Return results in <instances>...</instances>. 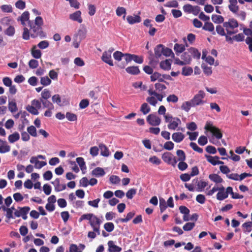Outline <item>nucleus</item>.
<instances>
[{
	"mask_svg": "<svg viewBox=\"0 0 252 252\" xmlns=\"http://www.w3.org/2000/svg\"><path fill=\"white\" fill-rule=\"evenodd\" d=\"M19 210H16L14 213V215L16 217H22L24 220H27L28 217L27 214L30 210V208L28 206L24 207H18Z\"/></svg>",
	"mask_w": 252,
	"mask_h": 252,
	"instance_id": "8",
	"label": "nucleus"
},
{
	"mask_svg": "<svg viewBox=\"0 0 252 252\" xmlns=\"http://www.w3.org/2000/svg\"><path fill=\"white\" fill-rule=\"evenodd\" d=\"M76 160V162L79 164V165L82 170H83L84 167L86 169L85 162L84 159L83 158H81V157L77 158Z\"/></svg>",
	"mask_w": 252,
	"mask_h": 252,
	"instance_id": "57",
	"label": "nucleus"
},
{
	"mask_svg": "<svg viewBox=\"0 0 252 252\" xmlns=\"http://www.w3.org/2000/svg\"><path fill=\"white\" fill-rule=\"evenodd\" d=\"M174 50L176 55H178L179 54L182 53L185 50V46L183 44L176 43L174 46Z\"/></svg>",
	"mask_w": 252,
	"mask_h": 252,
	"instance_id": "27",
	"label": "nucleus"
},
{
	"mask_svg": "<svg viewBox=\"0 0 252 252\" xmlns=\"http://www.w3.org/2000/svg\"><path fill=\"white\" fill-rule=\"evenodd\" d=\"M28 133L33 137L37 136L36 129L33 126H29L27 128Z\"/></svg>",
	"mask_w": 252,
	"mask_h": 252,
	"instance_id": "47",
	"label": "nucleus"
},
{
	"mask_svg": "<svg viewBox=\"0 0 252 252\" xmlns=\"http://www.w3.org/2000/svg\"><path fill=\"white\" fill-rule=\"evenodd\" d=\"M181 123L180 119L175 117L168 125V128L169 129L175 130Z\"/></svg>",
	"mask_w": 252,
	"mask_h": 252,
	"instance_id": "14",
	"label": "nucleus"
},
{
	"mask_svg": "<svg viewBox=\"0 0 252 252\" xmlns=\"http://www.w3.org/2000/svg\"><path fill=\"white\" fill-rule=\"evenodd\" d=\"M203 30L211 32L214 35L216 34V32L214 31V25L209 22H205L204 26L202 27Z\"/></svg>",
	"mask_w": 252,
	"mask_h": 252,
	"instance_id": "22",
	"label": "nucleus"
},
{
	"mask_svg": "<svg viewBox=\"0 0 252 252\" xmlns=\"http://www.w3.org/2000/svg\"><path fill=\"white\" fill-rule=\"evenodd\" d=\"M29 26L30 27L31 36L32 38L38 36L44 37L46 35L42 30L43 20L41 17H36L34 20L29 21Z\"/></svg>",
	"mask_w": 252,
	"mask_h": 252,
	"instance_id": "2",
	"label": "nucleus"
},
{
	"mask_svg": "<svg viewBox=\"0 0 252 252\" xmlns=\"http://www.w3.org/2000/svg\"><path fill=\"white\" fill-rule=\"evenodd\" d=\"M201 67L203 69L204 73L207 76H210L212 73V67L210 66H208L206 65H203V64L201 65Z\"/></svg>",
	"mask_w": 252,
	"mask_h": 252,
	"instance_id": "51",
	"label": "nucleus"
},
{
	"mask_svg": "<svg viewBox=\"0 0 252 252\" xmlns=\"http://www.w3.org/2000/svg\"><path fill=\"white\" fill-rule=\"evenodd\" d=\"M38 62L34 59L31 60L29 62V67L32 69H34L38 67Z\"/></svg>",
	"mask_w": 252,
	"mask_h": 252,
	"instance_id": "55",
	"label": "nucleus"
},
{
	"mask_svg": "<svg viewBox=\"0 0 252 252\" xmlns=\"http://www.w3.org/2000/svg\"><path fill=\"white\" fill-rule=\"evenodd\" d=\"M40 83L43 86H46L51 84V80L48 76L42 77L40 79Z\"/></svg>",
	"mask_w": 252,
	"mask_h": 252,
	"instance_id": "45",
	"label": "nucleus"
},
{
	"mask_svg": "<svg viewBox=\"0 0 252 252\" xmlns=\"http://www.w3.org/2000/svg\"><path fill=\"white\" fill-rule=\"evenodd\" d=\"M201 54L198 50L194 47H190L184 52L181 56V60L179 58L175 59V63L180 65L189 64L192 57L194 59H200Z\"/></svg>",
	"mask_w": 252,
	"mask_h": 252,
	"instance_id": "1",
	"label": "nucleus"
},
{
	"mask_svg": "<svg viewBox=\"0 0 252 252\" xmlns=\"http://www.w3.org/2000/svg\"><path fill=\"white\" fill-rule=\"evenodd\" d=\"M20 139L19 134L17 132H15L12 134L9 135L8 137V141L10 143H13Z\"/></svg>",
	"mask_w": 252,
	"mask_h": 252,
	"instance_id": "30",
	"label": "nucleus"
},
{
	"mask_svg": "<svg viewBox=\"0 0 252 252\" xmlns=\"http://www.w3.org/2000/svg\"><path fill=\"white\" fill-rule=\"evenodd\" d=\"M101 60L110 66H113L114 64L111 58V51H105L103 53Z\"/></svg>",
	"mask_w": 252,
	"mask_h": 252,
	"instance_id": "10",
	"label": "nucleus"
},
{
	"mask_svg": "<svg viewBox=\"0 0 252 252\" xmlns=\"http://www.w3.org/2000/svg\"><path fill=\"white\" fill-rule=\"evenodd\" d=\"M136 193V189H129L126 193V196L128 199H132L133 196Z\"/></svg>",
	"mask_w": 252,
	"mask_h": 252,
	"instance_id": "60",
	"label": "nucleus"
},
{
	"mask_svg": "<svg viewBox=\"0 0 252 252\" xmlns=\"http://www.w3.org/2000/svg\"><path fill=\"white\" fill-rule=\"evenodd\" d=\"M229 4L228 8L230 11L233 13H237L239 10V6L237 5V0H229Z\"/></svg>",
	"mask_w": 252,
	"mask_h": 252,
	"instance_id": "15",
	"label": "nucleus"
},
{
	"mask_svg": "<svg viewBox=\"0 0 252 252\" xmlns=\"http://www.w3.org/2000/svg\"><path fill=\"white\" fill-rule=\"evenodd\" d=\"M18 21H20L21 24L23 26L25 27L26 26V22H29V21H31L30 20V13L28 11H25L24 12L22 15L19 17L17 18Z\"/></svg>",
	"mask_w": 252,
	"mask_h": 252,
	"instance_id": "11",
	"label": "nucleus"
},
{
	"mask_svg": "<svg viewBox=\"0 0 252 252\" xmlns=\"http://www.w3.org/2000/svg\"><path fill=\"white\" fill-rule=\"evenodd\" d=\"M101 222H102L100 219L95 215L93 217L89 222L90 224L92 227L93 229H94V228L100 226Z\"/></svg>",
	"mask_w": 252,
	"mask_h": 252,
	"instance_id": "17",
	"label": "nucleus"
},
{
	"mask_svg": "<svg viewBox=\"0 0 252 252\" xmlns=\"http://www.w3.org/2000/svg\"><path fill=\"white\" fill-rule=\"evenodd\" d=\"M135 212L134 211H131L127 214L126 218L120 219V221L121 222H127L130 220L135 215Z\"/></svg>",
	"mask_w": 252,
	"mask_h": 252,
	"instance_id": "34",
	"label": "nucleus"
},
{
	"mask_svg": "<svg viewBox=\"0 0 252 252\" xmlns=\"http://www.w3.org/2000/svg\"><path fill=\"white\" fill-rule=\"evenodd\" d=\"M195 226L194 222H187L183 226V229L185 231H190L192 230Z\"/></svg>",
	"mask_w": 252,
	"mask_h": 252,
	"instance_id": "53",
	"label": "nucleus"
},
{
	"mask_svg": "<svg viewBox=\"0 0 252 252\" xmlns=\"http://www.w3.org/2000/svg\"><path fill=\"white\" fill-rule=\"evenodd\" d=\"M99 149L100 150V155L103 157H107L109 156V151L107 146L103 144L100 143L98 145Z\"/></svg>",
	"mask_w": 252,
	"mask_h": 252,
	"instance_id": "20",
	"label": "nucleus"
},
{
	"mask_svg": "<svg viewBox=\"0 0 252 252\" xmlns=\"http://www.w3.org/2000/svg\"><path fill=\"white\" fill-rule=\"evenodd\" d=\"M193 107L191 100L189 101H185L181 105V109L186 112H189L190 108Z\"/></svg>",
	"mask_w": 252,
	"mask_h": 252,
	"instance_id": "36",
	"label": "nucleus"
},
{
	"mask_svg": "<svg viewBox=\"0 0 252 252\" xmlns=\"http://www.w3.org/2000/svg\"><path fill=\"white\" fill-rule=\"evenodd\" d=\"M162 159L165 162L173 166H175L177 162L176 158L172 154L169 152H166L163 154Z\"/></svg>",
	"mask_w": 252,
	"mask_h": 252,
	"instance_id": "7",
	"label": "nucleus"
},
{
	"mask_svg": "<svg viewBox=\"0 0 252 252\" xmlns=\"http://www.w3.org/2000/svg\"><path fill=\"white\" fill-rule=\"evenodd\" d=\"M108 252H120L122 251V248L115 245L114 241L110 240L108 242Z\"/></svg>",
	"mask_w": 252,
	"mask_h": 252,
	"instance_id": "13",
	"label": "nucleus"
},
{
	"mask_svg": "<svg viewBox=\"0 0 252 252\" xmlns=\"http://www.w3.org/2000/svg\"><path fill=\"white\" fill-rule=\"evenodd\" d=\"M147 121L150 125L157 126L160 124L161 119L156 115L151 114L147 116Z\"/></svg>",
	"mask_w": 252,
	"mask_h": 252,
	"instance_id": "9",
	"label": "nucleus"
},
{
	"mask_svg": "<svg viewBox=\"0 0 252 252\" xmlns=\"http://www.w3.org/2000/svg\"><path fill=\"white\" fill-rule=\"evenodd\" d=\"M105 173L104 170L101 167H96L92 171V174L96 177L103 176Z\"/></svg>",
	"mask_w": 252,
	"mask_h": 252,
	"instance_id": "26",
	"label": "nucleus"
},
{
	"mask_svg": "<svg viewBox=\"0 0 252 252\" xmlns=\"http://www.w3.org/2000/svg\"><path fill=\"white\" fill-rule=\"evenodd\" d=\"M176 154L178 157V161H184L186 159V155L185 152L182 150H178Z\"/></svg>",
	"mask_w": 252,
	"mask_h": 252,
	"instance_id": "38",
	"label": "nucleus"
},
{
	"mask_svg": "<svg viewBox=\"0 0 252 252\" xmlns=\"http://www.w3.org/2000/svg\"><path fill=\"white\" fill-rule=\"evenodd\" d=\"M162 55L165 56V57H170V56L174 57V54L171 49H170L167 47H165L164 46H163V54Z\"/></svg>",
	"mask_w": 252,
	"mask_h": 252,
	"instance_id": "40",
	"label": "nucleus"
},
{
	"mask_svg": "<svg viewBox=\"0 0 252 252\" xmlns=\"http://www.w3.org/2000/svg\"><path fill=\"white\" fill-rule=\"evenodd\" d=\"M204 128L208 131H210L213 135L218 139H220L222 137V134L220 129L214 126L210 122H207L205 125Z\"/></svg>",
	"mask_w": 252,
	"mask_h": 252,
	"instance_id": "4",
	"label": "nucleus"
},
{
	"mask_svg": "<svg viewBox=\"0 0 252 252\" xmlns=\"http://www.w3.org/2000/svg\"><path fill=\"white\" fill-rule=\"evenodd\" d=\"M15 6L16 8L19 9H24L26 7V3L22 0H18L15 3Z\"/></svg>",
	"mask_w": 252,
	"mask_h": 252,
	"instance_id": "58",
	"label": "nucleus"
},
{
	"mask_svg": "<svg viewBox=\"0 0 252 252\" xmlns=\"http://www.w3.org/2000/svg\"><path fill=\"white\" fill-rule=\"evenodd\" d=\"M205 94L204 91L202 90L199 91L198 94H196L190 100L193 107L203 104L204 103L203 98L205 97Z\"/></svg>",
	"mask_w": 252,
	"mask_h": 252,
	"instance_id": "5",
	"label": "nucleus"
},
{
	"mask_svg": "<svg viewBox=\"0 0 252 252\" xmlns=\"http://www.w3.org/2000/svg\"><path fill=\"white\" fill-rule=\"evenodd\" d=\"M110 182L113 184H117L120 182V178L116 175H112L109 178Z\"/></svg>",
	"mask_w": 252,
	"mask_h": 252,
	"instance_id": "63",
	"label": "nucleus"
},
{
	"mask_svg": "<svg viewBox=\"0 0 252 252\" xmlns=\"http://www.w3.org/2000/svg\"><path fill=\"white\" fill-rule=\"evenodd\" d=\"M24 31L22 34V37L25 40H29L30 39V31L27 28L24 27Z\"/></svg>",
	"mask_w": 252,
	"mask_h": 252,
	"instance_id": "52",
	"label": "nucleus"
},
{
	"mask_svg": "<svg viewBox=\"0 0 252 252\" xmlns=\"http://www.w3.org/2000/svg\"><path fill=\"white\" fill-rule=\"evenodd\" d=\"M185 135L181 132H174L172 135V138L176 143H180L183 140Z\"/></svg>",
	"mask_w": 252,
	"mask_h": 252,
	"instance_id": "18",
	"label": "nucleus"
},
{
	"mask_svg": "<svg viewBox=\"0 0 252 252\" xmlns=\"http://www.w3.org/2000/svg\"><path fill=\"white\" fill-rule=\"evenodd\" d=\"M190 146L192 148V149L198 152L199 153H203V149L197 146L196 143L194 142H191L190 143Z\"/></svg>",
	"mask_w": 252,
	"mask_h": 252,
	"instance_id": "61",
	"label": "nucleus"
},
{
	"mask_svg": "<svg viewBox=\"0 0 252 252\" xmlns=\"http://www.w3.org/2000/svg\"><path fill=\"white\" fill-rule=\"evenodd\" d=\"M15 28L12 26H9L4 31L5 34L9 36H12L15 34Z\"/></svg>",
	"mask_w": 252,
	"mask_h": 252,
	"instance_id": "39",
	"label": "nucleus"
},
{
	"mask_svg": "<svg viewBox=\"0 0 252 252\" xmlns=\"http://www.w3.org/2000/svg\"><path fill=\"white\" fill-rule=\"evenodd\" d=\"M155 86L156 90L158 91L159 93H162L163 91L166 89V87L164 84H162L159 83H156Z\"/></svg>",
	"mask_w": 252,
	"mask_h": 252,
	"instance_id": "59",
	"label": "nucleus"
},
{
	"mask_svg": "<svg viewBox=\"0 0 252 252\" xmlns=\"http://www.w3.org/2000/svg\"><path fill=\"white\" fill-rule=\"evenodd\" d=\"M66 118L69 121H75L77 119V115L70 112H67L66 113Z\"/></svg>",
	"mask_w": 252,
	"mask_h": 252,
	"instance_id": "50",
	"label": "nucleus"
},
{
	"mask_svg": "<svg viewBox=\"0 0 252 252\" xmlns=\"http://www.w3.org/2000/svg\"><path fill=\"white\" fill-rule=\"evenodd\" d=\"M193 72L192 68L190 67H184L182 68V74L184 76H189Z\"/></svg>",
	"mask_w": 252,
	"mask_h": 252,
	"instance_id": "42",
	"label": "nucleus"
},
{
	"mask_svg": "<svg viewBox=\"0 0 252 252\" xmlns=\"http://www.w3.org/2000/svg\"><path fill=\"white\" fill-rule=\"evenodd\" d=\"M223 26H221V25H218L216 26V31L221 36L225 35V32L224 31Z\"/></svg>",
	"mask_w": 252,
	"mask_h": 252,
	"instance_id": "54",
	"label": "nucleus"
},
{
	"mask_svg": "<svg viewBox=\"0 0 252 252\" xmlns=\"http://www.w3.org/2000/svg\"><path fill=\"white\" fill-rule=\"evenodd\" d=\"M160 67L164 70H168L171 68V63L169 60L161 61L160 63Z\"/></svg>",
	"mask_w": 252,
	"mask_h": 252,
	"instance_id": "31",
	"label": "nucleus"
},
{
	"mask_svg": "<svg viewBox=\"0 0 252 252\" xmlns=\"http://www.w3.org/2000/svg\"><path fill=\"white\" fill-rule=\"evenodd\" d=\"M8 109L9 111L14 113L17 111L18 108L17 107V104L15 100H13L11 101H9L8 102Z\"/></svg>",
	"mask_w": 252,
	"mask_h": 252,
	"instance_id": "33",
	"label": "nucleus"
},
{
	"mask_svg": "<svg viewBox=\"0 0 252 252\" xmlns=\"http://www.w3.org/2000/svg\"><path fill=\"white\" fill-rule=\"evenodd\" d=\"M245 42L248 45L249 51L252 52V36H247L245 39Z\"/></svg>",
	"mask_w": 252,
	"mask_h": 252,
	"instance_id": "62",
	"label": "nucleus"
},
{
	"mask_svg": "<svg viewBox=\"0 0 252 252\" xmlns=\"http://www.w3.org/2000/svg\"><path fill=\"white\" fill-rule=\"evenodd\" d=\"M116 14L118 16H121L124 14L123 18H125L126 14V10L123 7H118L116 9Z\"/></svg>",
	"mask_w": 252,
	"mask_h": 252,
	"instance_id": "48",
	"label": "nucleus"
},
{
	"mask_svg": "<svg viewBox=\"0 0 252 252\" xmlns=\"http://www.w3.org/2000/svg\"><path fill=\"white\" fill-rule=\"evenodd\" d=\"M140 110L144 115H146L150 112L151 108L147 103H144L141 105Z\"/></svg>",
	"mask_w": 252,
	"mask_h": 252,
	"instance_id": "35",
	"label": "nucleus"
},
{
	"mask_svg": "<svg viewBox=\"0 0 252 252\" xmlns=\"http://www.w3.org/2000/svg\"><path fill=\"white\" fill-rule=\"evenodd\" d=\"M26 109L28 112L33 115H37L38 114V111L37 109L32 105H28Z\"/></svg>",
	"mask_w": 252,
	"mask_h": 252,
	"instance_id": "49",
	"label": "nucleus"
},
{
	"mask_svg": "<svg viewBox=\"0 0 252 252\" xmlns=\"http://www.w3.org/2000/svg\"><path fill=\"white\" fill-rule=\"evenodd\" d=\"M126 70L128 73L132 75H137L140 72L138 67L136 66L127 67Z\"/></svg>",
	"mask_w": 252,
	"mask_h": 252,
	"instance_id": "23",
	"label": "nucleus"
},
{
	"mask_svg": "<svg viewBox=\"0 0 252 252\" xmlns=\"http://www.w3.org/2000/svg\"><path fill=\"white\" fill-rule=\"evenodd\" d=\"M212 20L216 24H220L223 23L224 18L221 15L213 14L212 15Z\"/></svg>",
	"mask_w": 252,
	"mask_h": 252,
	"instance_id": "28",
	"label": "nucleus"
},
{
	"mask_svg": "<svg viewBox=\"0 0 252 252\" xmlns=\"http://www.w3.org/2000/svg\"><path fill=\"white\" fill-rule=\"evenodd\" d=\"M233 38L234 41L241 42L245 40V35L243 33H240L233 36Z\"/></svg>",
	"mask_w": 252,
	"mask_h": 252,
	"instance_id": "44",
	"label": "nucleus"
},
{
	"mask_svg": "<svg viewBox=\"0 0 252 252\" xmlns=\"http://www.w3.org/2000/svg\"><path fill=\"white\" fill-rule=\"evenodd\" d=\"M242 227L246 229L245 231L250 232L252 231V222H246L242 224Z\"/></svg>",
	"mask_w": 252,
	"mask_h": 252,
	"instance_id": "64",
	"label": "nucleus"
},
{
	"mask_svg": "<svg viewBox=\"0 0 252 252\" xmlns=\"http://www.w3.org/2000/svg\"><path fill=\"white\" fill-rule=\"evenodd\" d=\"M81 12L79 10L70 14L69 18L73 21H77L79 23H81L83 20L81 16Z\"/></svg>",
	"mask_w": 252,
	"mask_h": 252,
	"instance_id": "16",
	"label": "nucleus"
},
{
	"mask_svg": "<svg viewBox=\"0 0 252 252\" xmlns=\"http://www.w3.org/2000/svg\"><path fill=\"white\" fill-rule=\"evenodd\" d=\"M40 101L42 103L43 107L44 108H47L48 109H54V106L53 104L49 101L47 100H44L42 98H40Z\"/></svg>",
	"mask_w": 252,
	"mask_h": 252,
	"instance_id": "37",
	"label": "nucleus"
},
{
	"mask_svg": "<svg viewBox=\"0 0 252 252\" xmlns=\"http://www.w3.org/2000/svg\"><path fill=\"white\" fill-rule=\"evenodd\" d=\"M9 206H1V207L2 210L6 212V218L9 219H13V212L14 211L15 212L17 210L14 208V206H12L11 208H8Z\"/></svg>",
	"mask_w": 252,
	"mask_h": 252,
	"instance_id": "12",
	"label": "nucleus"
},
{
	"mask_svg": "<svg viewBox=\"0 0 252 252\" xmlns=\"http://www.w3.org/2000/svg\"><path fill=\"white\" fill-rule=\"evenodd\" d=\"M105 230L108 232H112L114 229V225L112 222H106L104 225Z\"/></svg>",
	"mask_w": 252,
	"mask_h": 252,
	"instance_id": "41",
	"label": "nucleus"
},
{
	"mask_svg": "<svg viewBox=\"0 0 252 252\" xmlns=\"http://www.w3.org/2000/svg\"><path fill=\"white\" fill-rule=\"evenodd\" d=\"M10 147L7 144L6 141H3L0 139V153H5L9 152Z\"/></svg>",
	"mask_w": 252,
	"mask_h": 252,
	"instance_id": "19",
	"label": "nucleus"
},
{
	"mask_svg": "<svg viewBox=\"0 0 252 252\" xmlns=\"http://www.w3.org/2000/svg\"><path fill=\"white\" fill-rule=\"evenodd\" d=\"M124 54L118 51L115 52L113 54L114 58L115 59V60L118 61H121L122 58L123 57H124Z\"/></svg>",
	"mask_w": 252,
	"mask_h": 252,
	"instance_id": "56",
	"label": "nucleus"
},
{
	"mask_svg": "<svg viewBox=\"0 0 252 252\" xmlns=\"http://www.w3.org/2000/svg\"><path fill=\"white\" fill-rule=\"evenodd\" d=\"M223 26L225 28L227 34L232 35L238 32V30L233 31V30L238 28L239 24L236 19L231 18L228 20V22H223Z\"/></svg>",
	"mask_w": 252,
	"mask_h": 252,
	"instance_id": "3",
	"label": "nucleus"
},
{
	"mask_svg": "<svg viewBox=\"0 0 252 252\" xmlns=\"http://www.w3.org/2000/svg\"><path fill=\"white\" fill-rule=\"evenodd\" d=\"M126 20L127 22L129 24H134L135 23H138L141 21V18L139 16L134 15V16H128L126 18Z\"/></svg>",
	"mask_w": 252,
	"mask_h": 252,
	"instance_id": "21",
	"label": "nucleus"
},
{
	"mask_svg": "<svg viewBox=\"0 0 252 252\" xmlns=\"http://www.w3.org/2000/svg\"><path fill=\"white\" fill-rule=\"evenodd\" d=\"M209 178L216 183H220L223 182V179L220 176L216 174H211L209 176Z\"/></svg>",
	"mask_w": 252,
	"mask_h": 252,
	"instance_id": "25",
	"label": "nucleus"
},
{
	"mask_svg": "<svg viewBox=\"0 0 252 252\" xmlns=\"http://www.w3.org/2000/svg\"><path fill=\"white\" fill-rule=\"evenodd\" d=\"M86 33L87 30L85 28H82L78 31L77 35L79 37L80 39L82 40L85 38Z\"/></svg>",
	"mask_w": 252,
	"mask_h": 252,
	"instance_id": "43",
	"label": "nucleus"
},
{
	"mask_svg": "<svg viewBox=\"0 0 252 252\" xmlns=\"http://www.w3.org/2000/svg\"><path fill=\"white\" fill-rule=\"evenodd\" d=\"M232 187H228L226 189L225 188L221 186L220 187L218 188V192L217 194L216 197L219 200H223L228 197L229 192L231 191Z\"/></svg>",
	"mask_w": 252,
	"mask_h": 252,
	"instance_id": "6",
	"label": "nucleus"
},
{
	"mask_svg": "<svg viewBox=\"0 0 252 252\" xmlns=\"http://www.w3.org/2000/svg\"><path fill=\"white\" fill-rule=\"evenodd\" d=\"M32 56L35 59H39L41 56V52L40 50L36 49L35 46H34L31 50Z\"/></svg>",
	"mask_w": 252,
	"mask_h": 252,
	"instance_id": "32",
	"label": "nucleus"
},
{
	"mask_svg": "<svg viewBox=\"0 0 252 252\" xmlns=\"http://www.w3.org/2000/svg\"><path fill=\"white\" fill-rule=\"evenodd\" d=\"M41 97L44 100H47L51 97L50 92L47 89H44L41 93Z\"/></svg>",
	"mask_w": 252,
	"mask_h": 252,
	"instance_id": "46",
	"label": "nucleus"
},
{
	"mask_svg": "<svg viewBox=\"0 0 252 252\" xmlns=\"http://www.w3.org/2000/svg\"><path fill=\"white\" fill-rule=\"evenodd\" d=\"M163 45H158L155 48V54L156 58H158L163 54Z\"/></svg>",
	"mask_w": 252,
	"mask_h": 252,
	"instance_id": "24",
	"label": "nucleus"
},
{
	"mask_svg": "<svg viewBox=\"0 0 252 252\" xmlns=\"http://www.w3.org/2000/svg\"><path fill=\"white\" fill-rule=\"evenodd\" d=\"M207 161L213 165H217L218 159H219V157L217 156L212 157L210 155H205Z\"/></svg>",
	"mask_w": 252,
	"mask_h": 252,
	"instance_id": "29",
	"label": "nucleus"
}]
</instances>
